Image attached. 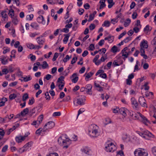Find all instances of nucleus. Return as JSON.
Instances as JSON below:
<instances>
[{"instance_id": "5", "label": "nucleus", "mask_w": 156, "mask_h": 156, "mask_svg": "<svg viewBox=\"0 0 156 156\" xmlns=\"http://www.w3.org/2000/svg\"><path fill=\"white\" fill-rule=\"evenodd\" d=\"M86 97L84 95L78 96L77 98V103L78 105H82L85 104L84 102L86 100Z\"/></svg>"}, {"instance_id": "60", "label": "nucleus", "mask_w": 156, "mask_h": 156, "mask_svg": "<svg viewBox=\"0 0 156 156\" xmlns=\"http://www.w3.org/2000/svg\"><path fill=\"white\" fill-rule=\"evenodd\" d=\"M8 148V146L7 145H5L2 148V152H5L7 150Z\"/></svg>"}, {"instance_id": "31", "label": "nucleus", "mask_w": 156, "mask_h": 156, "mask_svg": "<svg viewBox=\"0 0 156 156\" xmlns=\"http://www.w3.org/2000/svg\"><path fill=\"white\" fill-rule=\"evenodd\" d=\"M99 3H101V5L99 7V9H102L106 6V5L105 2H103V1H100Z\"/></svg>"}, {"instance_id": "64", "label": "nucleus", "mask_w": 156, "mask_h": 156, "mask_svg": "<svg viewBox=\"0 0 156 156\" xmlns=\"http://www.w3.org/2000/svg\"><path fill=\"white\" fill-rule=\"evenodd\" d=\"M47 156H58V154L56 153H51Z\"/></svg>"}, {"instance_id": "45", "label": "nucleus", "mask_w": 156, "mask_h": 156, "mask_svg": "<svg viewBox=\"0 0 156 156\" xmlns=\"http://www.w3.org/2000/svg\"><path fill=\"white\" fill-rule=\"evenodd\" d=\"M15 129V126H13V127L12 128L9 129V130L8 131L7 133L8 135H9L10 134V133L13 130H14Z\"/></svg>"}, {"instance_id": "44", "label": "nucleus", "mask_w": 156, "mask_h": 156, "mask_svg": "<svg viewBox=\"0 0 156 156\" xmlns=\"http://www.w3.org/2000/svg\"><path fill=\"white\" fill-rule=\"evenodd\" d=\"M44 95L45 96V98L46 100H49L50 98V96L48 92H46L45 94Z\"/></svg>"}, {"instance_id": "21", "label": "nucleus", "mask_w": 156, "mask_h": 156, "mask_svg": "<svg viewBox=\"0 0 156 156\" xmlns=\"http://www.w3.org/2000/svg\"><path fill=\"white\" fill-rule=\"evenodd\" d=\"M107 1L109 4L108 7L109 9L111 8L115 4V2H113V0H108Z\"/></svg>"}, {"instance_id": "32", "label": "nucleus", "mask_w": 156, "mask_h": 156, "mask_svg": "<svg viewBox=\"0 0 156 156\" xmlns=\"http://www.w3.org/2000/svg\"><path fill=\"white\" fill-rule=\"evenodd\" d=\"M13 118V116H12L11 118H9V115H7L4 118H3V119L4 122H5V121H9V120H10L11 119H12Z\"/></svg>"}, {"instance_id": "20", "label": "nucleus", "mask_w": 156, "mask_h": 156, "mask_svg": "<svg viewBox=\"0 0 156 156\" xmlns=\"http://www.w3.org/2000/svg\"><path fill=\"white\" fill-rule=\"evenodd\" d=\"M30 26L36 30H37L38 29L39 25L36 23H32Z\"/></svg>"}, {"instance_id": "19", "label": "nucleus", "mask_w": 156, "mask_h": 156, "mask_svg": "<svg viewBox=\"0 0 156 156\" xmlns=\"http://www.w3.org/2000/svg\"><path fill=\"white\" fill-rule=\"evenodd\" d=\"M70 35V33H68L67 34H64V36H65V37L64 38L63 40V42L64 43L66 44L68 41Z\"/></svg>"}, {"instance_id": "56", "label": "nucleus", "mask_w": 156, "mask_h": 156, "mask_svg": "<svg viewBox=\"0 0 156 156\" xmlns=\"http://www.w3.org/2000/svg\"><path fill=\"white\" fill-rule=\"evenodd\" d=\"M137 133L139 134V135L144 138H146V136L144 135V134H143V132H140L138 131H137L136 132Z\"/></svg>"}, {"instance_id": "30", "label": "nucleus", "mask_w": 156, "mask_h": 156, "mask_svg": "<svg viewBox=\"0 0 156 156\" xmlns=\"http://www.w3.org/2000/svg\"><path fill=\"white\" fill-rule=\"evenodd\" d=\"M27 46L30 49H34L35 48V46L32 43L27 44Z\"/></svg>"}, {"instance_id": "48", "label": "nucleus", "mask_w": 156, "mask_h": 156, "mask_svg": "<svg viewBox=\"0 0 156 156\" xmlns=\"http://www.w3.org/2000/svg\"><path fill=\"white\" fill-rule=\"evenodd\" d=\"M60 83H62V85L59 84L58 85V87H59V89L61 90L63 88V87L64 86L65 83L62 81L60 82Z\"/></svg>"}, {"instance_id": "7", "label": "nucleus", "mask_w": 156, "mask_h": 156, "mask_svg": "<svg viewBox=\"0 0 156 156\" xmlns=\"http://www.w3.org/2000/svg\"><path fill=\"white\" fill-rule=\"evenodd\" d=\"M55 123L54 122L49 121L45 124L44 126V129L45 127L47 126V129H51L53 128L55 126Z\"/></svg>"}, {"instance_id": "47", "label": "nucleus", "mask_w": 156, "mask_h": 156, "mask_svg": "<svg viewBox=\"0 0 156 156\" xmlns=\"http://www.w3.org/2000/svg\"><path fill=\"white\" fill-rule=\"evenodd\" d=\"M34 102V99L32 98L31 99H30L28 102V104L30 105H33Z\"/></svg>"}, {"instance_id": "38", "label": "nucleus", "mask_w": 156, "mask_h": 156, "mask_svg": "<svg viewBox=\"0 0 156 156\" xmlns=\"http://www.w3.org/2000/svg\"><path fill=\"white\" fill-rule=\"evenodd\" d=\"M17 96V95L16 94H10L9 96V98L10 100H13L14 99L16 98Z\"/></svg>"}, {"instance_id": "11", "label": "nucleus", "mask_w": 156, "mask_h": 156, "mask_svg": "<svg viewBox=\"0 0 156 156\" xmlns=\"http://www.w3.org/2000/svg\"><path fill=\"white\" fill-rule=\"evenodd\" d=\"M127 110L126 108H122L119 109V112L122 115L125 117L126 115L127 112Z\"/></svg>"}, {"instance_id": "63", "label": "nucleus", "mask_w": 156, "mask_h": 156, "mask_svg": "<svg viewBox=\"0 0 156 156\" xmlns=\"http://www.w3.org/2000/svg\"><path fill=\"white\" fill-rule=\"evenodd\" d=\"M17 84V82L15 81L12 82L9 84V86L10 87H14Z\"/></svg>"}, {"instance_id": "6", "label": "nucleus", "mask_w": 156, "mask_h": 156, "mask_svg": "<svg viewBox=\"0 0 156 156\" xmlns=\"http://www.w3.org/2000/svg\"><path fill=\"white\" fill-rule=\"evenodd\" d=\"M139 102L142 106L147 108L145 99L144 97H140L139 99Z\"/></svg>"}, {"instance_id": "2", "label": "nucleus", "mask_w": 156, "mask_h": 156, "mask_svg": "<svg viewBox=\"0 0 156 156\" xmlns=\"http://www.w3.org/2000/svg\"><path fill=\"white\" fill-rule=\"evenodd\" d=\"M98 127L95 124L91 125L88 130L89 134L93 137H96L99 135L98 131Z\"/></svg>"}, {"instance_id": "57", "label": "nucleus", "mask_w": 156, "mask_h": 156, "mask_svg": "<svg viewBox=\"0 0 156 156\" xmlns=\"http://www.w3.org/2000/svg\"><path fill=\"white\" fill-rule=\"evenodd\" d=\"M64 77L63 76H61L58 79L57 82L60 83L61 82H62V81H64Z\"/></svg>"}, {"instance_id": "53", "label": "nucleus", "mask_w": 156, "mask_h": 156, "mask_svg": "<svg viewBox=\"0 0 156 156\" xmlns=\"http://www.w3.org/2000/svg\"><path fill=\"white\" fill-rule=\"evenodd\" d=\"M126 33V31H124L122 33H121L120 35L118 37V39H120L121 38L124 36Z\"/></svg>"}, {"instance_id": "43", "label": "nucleus", "mask_w": 156, "mask_h": 156, "mask_svg": "<svg viewBox=\"0 0 156 156\" xmlns=\"http://www.w3.org/2000/svg\"><path fill=\"white\" fill-rule=\"evenodd\" d=\"M69 72V69H66L62 73V75L65 76H66L68 75Z\"/></svg>"}, {"instance_id": "17", "label": "nucleus", "mask_w": 156, "mask_h": 156, "mask_svg": "<svg viewBox=\"0 0 156 156\" xmlns=\"http://www.w3.org/2000/svg\"><path fill=\"white\" fill-rule=\"evenodd\" d=\"M58 2V0H46V2L48 4L51 5L57 4Z\"/></svg>"}, {"instance_id": "34", "label": "nucleus", "mask_w": 156, "mask_h": 156, "mask_svg": "<svg viewBox=\"0 0 156 156\" xmlns=\"http://www.w3.org/2000/svg\"><path fill=\"white\" fill-rule=\"evenodd\" d=\"M9 16H11V18H12L14 16V11L12 9H11L9 11L8 13Z\"/></svg>"}, {"instance_id": "36", "label": "nucleus", "mask_w": 156, "mask_h": 156, "mask_svg": "<svg viewBox=\"0 0 156 156\" xmlns=\"http://www.w3.org/2000/svg\"><path fill=\"white\" fill-rule=\"evenodd\" d=\"M29 98L28 95L27 93L24 94L22 97V100L23 101H25L26 100Z\"/></svg>"}, {"instance_id": "10", "label": "nucleus", "mask_w": 156, "mask_h": 156, "mask_svg": "<svg viewBox=\"0 0 156 156\" xmlns=\"http://www.w3.org/2000/svg\"><path fill=\"white\" fill-rule=\"evenodd\" d=\"M37 21L38 23H41L43 25L45 24V21L42 15H40L37 18Z\"/></svg>"}, {"instance_id": "26", "label": "nucleus", "mask_w": 156, "mask_h": 156, "mask_svg": "<svg viewBox=\"0 0 156 156\" xmlns=\"http://www.w3.org/2000/svg\"><path fill=\"white\" fill-rule=\"evenodd\" d=\"M131 22L130 20L128 18L126 20V21H125L124 22V25L125 27H127L129 24Z\"/></svg>"}, {"instance_id": "29", "label": "nucleus", "mask_w": 156, "mask_h": 156, "mask_svg": "<svg viewBox=\"0 0 156 156\" xmlns=\"http://www.w3.org/2000/svg\"><path fill=\"white\" fill-rule=\"evenodd\" d=\"M12 18V22L15 24L16 25L18 23V20L16 16L13 17Z\"/></svg>"}, {"instance_id": "46", "label": "nucleus", "mask_w": 156, "mask_h": 156, "mask_svg": "<svg viewBox=\"0 0 156 156\" xmlns=\"http://www.w3.org/2000/svg\"><path fill=\"white\" fill-rule=\"evenodd\" d=\"M127 113H128V114L132 117L133 116V114H134V112L132 111H129L128 110H126Z\"/></svg>"}, {"instance_id": "62", "label": "nucleus", "mask_w": 156, "mask_h": 156, "mask_svg": "<svg viewBox=\"0 0 156 156\" xmlns=\"http://www.w3.org/2000/svg\"><path fill=\"white\" fill-rule=\"evenodd\" d=\"M77 60V58L76 57H73L71 61V64H74L76 62Z\"/></svg>"}, {"instance_id": "4", "label": "nucleus", "mask_w": 156, "mask_h": 156, "mask_svg": "<svg viewBox=\"0 0 156 156\" xmlns=\"http://www.w3.org/2000/svg\"><path fill=\"white\" fill-rule=\"evenodd\" d=\"M135 156H147L148 153L144 150L141 148L136 149L134 152Z\"/></svg>"}, {"instance_id": "15", "label": "nucleus", "mask_w": 156, "mask_h": 156, "mask_svg": "<svg viewBox=\"0 0 156 156\" xmlns=\"http://www.w3.org/2000/svg\"><path fill=\"white\" fill-rule=\"evenodd\" d=\"M144 135L147 136L149 137H153L154 136L150 132L147 130H145L143 131Z\"/></svg>"}, {"instance_id": "9", "label": "nucleus", "mask_w": 156, "mask_h": 156, "mask_svg": "<svg viewBox=\"0 0 156 156\" xmlns=\"http://www.w3.org/2000/svg\"><path fill=\"white\" fill-rule=\"evenodd\" d=\"M77 76V73H75L73 74L72 76H70V79H71L73 77H74L73 78L72 80V81L73 83H76L77 82L79 78Z\"/></svg>"}, {"instance_id": "3", "label": "nucleus", "mask_w": 156, "mask_h": 156, "mask_svg": "<svg viewBox=\"0 0 156 156\" xmlns=\"http://www.w3.org/2000/svg\"><path fill=\"white\" fill-rule=\"evenodd\" d=\"M116 149L115 145L109 141H107L105 144V150L107 152H113Z\"/></svg>"}, {"instance_id": "50", "label": "nucleus", "mask_w": 156, "mask_h": 156, "mask_svg": "<svg viewBox=\"0 0 156 156\" xmlns=\"http://www.w3.org/2000/svg\"><path fill=\"white\" fill-rule=\"evenodd\" d=\"M3 73H2L3 74H6L9 73V70H8L7 69L4 68L3 69L2 71Z\"/></svg>"}, {"instance_id": "55", "label": "nucleus", "mask_w": 156, "mask_h": 156, "mask_svg": "<svg viewBox=\"0 0 156 156\" xmlns=\"http://www.w3.org/2000/svg\"><path fill=\"white\" fill-rule=\"evenodd\" d=\"M69 60V55H67L66 56V57L63 59V61L64 62L66 63Z\"/></svg>"}, {"instance_id": "33", "label": "nucleus", "mask_w": 156, "mask_h": 156, "mask_svg": "<svg viewBox=\"0 0 156 156\" xmlns=\"http://www.w3.org/2000/svg\"><path fill=\"white\" fill-rule=\"evenodd\" d=\"M31 146V145L30 144V143L28 142L25 145L23 148V149H25L26 151L29 147H30Z\"/></svg>"}, {"instance_id": "49", "label": "nucleus", "mask_w": 156, "mask_h": 156, "mask_svg": "<svg viewBox=\"0 0 156 156\" xmlns=\"http://www.w3.org/2000/svg\"><path fill=\"white\" fill-rule=\"evenodd\" d=\"M110 38L108 40V41L109 43H112V42L114 40V37L113 36L110 35Z\"/></svg>"}, {"instance_id": "41", "label": "nucleus", "mask_w": 156, "mask_h": 156, "mask_svg": "<svg viewBox=\"0 0 156 156\" xmlns=\"http://www.w3.org/2000/svg\"><path fill=\"white\" fill-rule=\"evenodd\" d=\"M58 54L56 52L55 53L54 57L52 59V60L53 62H54L56 61L57 58L58 57Z\"/></svg>"}, {"instance_id": "8", "label": "nucleus", "mask_w": 156, "mask_h": 156, "mask_svg": "<svg viewBox=\"0 0 156 156\" xmlns=\"http://www.w3.org/2000/svg\"><path fill=\"white\" fill-rule=\"evenodd\" d=\"M92 86L91 84H87L85 88L87 90L86 91V93L89 94L90 95L92 94Z\"/></svg>"}, {"instance_id": "61", "label": "nucleus", "mask_w": 156, "mask_h": 156, "mask_svg": "<svg viewBox=\"0 0 156 156\" xmlns=\"http://www.w3.org/2000/svg\"><path fill=\"white\" fill-rule=\"evenodd\" d=\"M85 111L84 108H80L78 112V116L80 114H81L83 112H84Z\"/></svg>"}, {"instance_id": "22", "label": "nucleus", "mask_w": 156, "mask_h": 156, "mask_svg": "<svg viewBox=\"0 0 156 156\" xmlns=\"http://www.w3.org/2000/svg\"><path fill=\"white\" fill-rule=\"evenodd\" d=\"M119 51V50H118L117 49V47L115 45L113 46L111 48V51L113 53H115L117 52H118Z\"/></svg>"}, {"instance_id": "54", "label": "nucleus", "mask_w": 156, "mask_h": 156, "mask_svg": "<svg viewBox=\"0 0 156 156\" xmlns=\"http://www.w3.org/2000/svg\"><path fill=\"white\" fill-rule=\"evenodd\" d=\"M95 26L94 24L91 23L89 26V27L90 30H92L95 28Z\"/></svg>"}, {"instance_id": "51", "label": "nucleus", "mask_w": 156, "mask_h": 156, "mask_svg": "<svg viewBox=\"0 0 156 156\" xmlns=\"http://www.w3.org/2000/svg\"><path fill=\"white\" fill-rule=\"evenodd\" d=\"M89 50L90 51H93L95 48L94 45V44H91L89 46Z\"/></svg>"}, {"instance_id": "23", "label": "nucleus", "mask_w": 156, "mask_h": 156, "mask_svg": "<svg viewBox=\"0 0 156 156\" xmlns=\"http://www.w3.org/2000/svg\"><path fill=\"white\" fill-rule=\"evenodd\" d=\"M82 151L86 154H87L89 155L90 154V152L91 150L87 148H85L82 150Z\"/></svg>"}, {"instance_id": "25", "label": "nucleus", "mask_w": 156, "mask_h": 156, "mask_svg": "<svg viewBox=\"0 0 156 156\" xmlns=\"http://www.w3.org/2000/svg\"><path fill=\"white\" fill-rule=\"evenodd\" d=\"M110 22L106 20L104 22L103 24L102 25V26L106 27H108L110 26Z\"/></svg>"}, {"instance_id": "27", "label": "nucleus", "mask_w": 156, "mask_h": 156, "mask_svg": "<svg viewBox=\"0 0 156 156\" xmlns=\"http://www.w3.org/2000/svg\"><path fill=\"white\" fill-rule=\"evenodd\" d=\"M29 112V109L28 108H26L24 109L22 112L20 113L21 115L23 116L24 115V113H25V114H26L28 113Z\"/></svg>"}, {"instance_id": "18", "label": "nucleus", "mask_w": 156, "mask_h": 156, "mask_svg": "<svg viewBox=\"0 0 156 156\" xmlns=\"http://www.w3.org/2000/svg\"><path fill=\"white\" fill-rule=\"evenodd\" d=\"M7 101V99L6 98H2L1 99V101L0 102V107H2L5 105V103Z\"/></svg>"}, {"instance_id": "13", "label": "nucleus", "mask_w": 156, "mask_h": 156, "mask_svg": "<svg viewBox=\"0 0 156 156\" xmlns=\"http://www.w3.org/2000/svg\"><path fill=\"white\" fill-rule=\"evenodd\" d=\"M140 46V48H148V45L147 44V42L144 40H143L141 42Z\"/></svg>"}, {"instance_id": "14", "label": "nucleus", "mask_w": 156, "mask_h": 156, "mask_svg": "<svg viewBox=\"0 0 156 156\" xmlns=\"http://www.w3.org/2000/svg\"><path fill=\"white\" fill-rule=\"evenodd\" d=\"M138 116L139 115L142 119L143 122L144 124L146 125L147 122H148V123L150 122L147 119V118H146L144 116L142 115L141 113H138Z\"/></svg>"}, {"instance_id": "24", "label": "nucleus", "mask_w": 156, "mask_h": 156, "mask_svg": "<svg viewBox=\"0 0 156 156\" xmlns=\"http://www.w3.org/2000/svg\"><path fill=\"white\" fill-rule=\"evenodd\" d=\"M21 78H23V81L24 82H27L31 80L32 78L30 75H29L28 76H26V77L22 76Z\"/></svg>"}, {"instance_id": "35", "label": "nucleus", "mask_w": 156, "mask_h": 156, "mask_svg": "<svg viewBox=\"0 0 156 156\" xmlns=\"http://www.w3.org/2000/svg\"><path fill=\"white\" fill-rule=\"evenodd\" d=\"M43 64L41 65L42 68L43 69L46 68L47 67H48V65L47 63V62L45 61H44L43 62Z\"/></svg>"}, {"instance_id": "37", "label": "nucleus", "mask_w": 156, "mask_h": 156, "mask_svg": "<svg viewBox=\"0 0 156 156\" xmlns=\"http://www.w3.org/2000/svg\"><path fill=\"white\" fill-rule=\"evenodd\" d=\"M34 17V15L33 14L28 15L26 16V20H31Z\"/></svg>"}, {"instance_id": "58", "label": "nucleus", "mask_w": 156, "mask_h": 156, "mask_svg": "<svg viewBox=\"0 0 156 156\" xmlns=\"http://www.w3.org/2000/svg\"><path fill=\"white\" fill-rule=\"evenodd\" d=\"M8 62V60L3 58V60L2 62V63L3 65H5Z\"/></svg>"}, {"instance_id": "1", "label": "nucleus", "mask_w": 156, "mask_h": 156, "mask_svg": "<svg viewBox=\"0 0 156 156\" xmlns=\"http://www.w3.org/2000/svg\"><path fill=\"white\" fill-rule=\"evenodd\" d=\"M58 141L61 146L64 145L63 148H67L71 143V140L66 137V135H63L58 139Z\"/></svg>"}, {"instance_id": "39", "label": "nucleus", "mask_w": 156, "mask_h": 156, "mask_svg": "<svg viewBox=\"0 0 156 156\" xmlns=\"http://www.w3.org/2000/svg\"><path fill=\"white\" fill-rule=\"evenodd\" d=\"M37 41V42L40 45H43L44 43V40L40 39H38Z\"/></svg>"}, {"instance_id": "16", "label": "nucleus", "mask_w": 156, "mask_h": 156, "mask_svg": "<svg viewBox=\"0 0 156 156\" xmlns=\"http://www.w3.org/2000/svg\"><path fill=\"white\" fill-rule=\"evenodd\" d=\"M25 139L22 136H16L15 137V140L18 143L21 142L23 141Z\"/></svg>"}, {"instance_id": "12", "label": "nucleus", "mask_w": 156, "mask_h": 156, "mask_svg": "<svg viewBox=\"0 0 156 156\" xmlns=\"http://www.w3.org/2000/svg\"><path fill=\"white\" fill-rule=\"evenodd\" d=\"M131 104L133 105V108L135 107V108H137L138 103L134 98L132 97L131 99Z\"/></svg>"}, {"instance_id": "40", "label": "nucleus", "mask_w": 156, "mask_h": 156, "mask_svg": "<svg viewBox=\"0 0 156 156\" xmlns=\"http://www.w3.org/2000/svg\"><path fill=\"white\" fill-rule=\"evenodd\" d=\"M151 29H150L149 26V25H146L145 27L144 28V32L145 31H149L151 30Z\"/></svg>"}, {"instance_id": "59", "label": "nucleus", "mask_w": 156, "mask_h": 156, "mask_svg": "<svg viewBox=\"0 0 156 156\" xmlns=\"http://www.w3.org/2000/svg\"><path fill=\"white\" fill-rule=\"evenodd\" d=\"M131 39V38L129 37H126L125 39H124L123 41L125 43H126L128 42L129 41H130Z\"/></svg>"}, {"instance_id": "28", "label": "nucleus", "mask_w": 156, "mask_h": 156, "mask_svg": "<svg viewBox=\"0 0 156 156\" xmlns=\"http://www.w3.org/2000/svg\"><path fill=\"white\" fill-rule=\"evenodd\" d=\"M6 11H3L1 13V14L2 17L4 18V19H6L8 18L7 15L6 13Z\"/></svg>"}, {"instance_id": "52", "label": "nucleus", "mask_w": 156, "mask_h": 156, "mask_svg": "<svg viewBox=\"0 0 156 156\" xmlns=\"http://www.w3.org/2000/svg\"><path fill=\"white\" fill-rule=\"evenodd\" d=\"M61 113L60 112H55L53 113L52 115L53 116H59L60 115Z\"/></svg>"}, {"instance_id": "42", "label": "nucleus", "mask_w": 156, "mask_h": 156, "mask_svg": "<svg viewBox=\"0 0 156 156\" xmlns=\"http://www.w3.org/2000/svg\"><path fill=\"white\" fill-rule=\"evenodd\" d=\"M94 74V73H92L91 72H90L88 73L87 75L86 76L85 79H86V78L87 79L90 78L92 75Z\"/></svg>"}]
</instances>
